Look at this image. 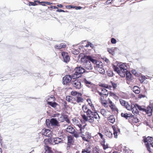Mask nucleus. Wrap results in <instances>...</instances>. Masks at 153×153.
I'll list each match as a JSON object with an SVG mask.
<instances>
[{"label":"nucleus","instance_id":"1","mask_svg":"<svg viewBox=\"0 0 153 153\" xmlns=\"http://www.w3.org/2000/svg\"><path fill=\"white\" fill-rule=\"evenodd\" d=\"M79 57L81 58V62L83 63V67L86 69L91 70L92 69V67L91 61L93 63L96 62V60L92 58L90 56H85L83 54H80L79 55Z\"/></svg>","mask_w":153,"mask_h":153},{"label":"nucleus","instance_id":"49","mask_svg":"<svg viewBox=\"0 0 153 153\" xmlns=\"http://www.w3.org/2000/svg\"><path fill=\"white\" fill-rule=\"evenodd\" d=\"M111 42L112 44H115L117 42L116 40L114 38H112L111 39Z\"/></svg>","mask_w":153,"mask_h":153},{"label":"nucleus","instance_id":"51","mask_svg":"<svg viewBox=\"0 0 153 153\" xmlns=\"http://www.w3.org/2000/svg\"><path fill=\"white\" fill-rule=\"evenodd\" d=\"M61 116V115L60 114H54V117H60V119H61V118H62V116H61V117L60 116ZM59 119H60L59 118Z\"/></svg>","mask_w":153,"mask_h":153},{"label":"nucleus","instance_id":"29","mask_svg":"<svg viewBox=\"0 0 153 153\" xmlns=\"http://www.w3.org/2000/svg\"><path fill=\"white\" fill-rule=\"evenodd\" d=\"M71 94L73 96H77V97L79 96H81L82 94L81 93H78L76 91H72L71 93Z\"/></svg>","mask_w":153,"mask_h":153},{"label":"nucleus","instance_id":"3","mask_svg":"<svg viewBox=\"0 0 153 153\" xmlns=\"http://www.w3.org/2000/svg\"><path fill=\"white\" fill-rule=\"evenodd\" d=\"M143 141L148 151L150 153L151 152L150 146L153 148V138L150 137H143Z\"/></svg>","mask_w":153,"mask_h":153},{"label":"nucleus","instance_id":"20","mask_svg":"<svg viewBox=\"0 0 153 153\" xmlns=\"http://www.w3.org/2000/svg\"><path fill=\"white\" fill-rule=\"evenodd\" d=\"M68 145L69 146L71 145L73 143V137L71 136H69L67 137Z\"/></svg>","mask_w":153,"mask_h":153},{"label":"nucleus","instance_id":"63","mask_svg":"<svg viewBox=\"0 0 153 153\" xmlns=\"http://www.w3.org/2000/svg\"><path fill=\"white\" fill-rule=\"evenodd\" d=\"M43 3H45L48 5H50V4H52V3H51L49 2H43Z\"/></svg>","mask_w":153,"mask_h":153},{"label":"nucleus","instance_id":"46","mask_svg":"<svg viewBox=\"0 0 153 153\" xmlns=\"http://www.w3.org/2000/svg\"><path fill=\"white\" fill-rule=\"evenodd\" d=\"M136 106L137 107V108L140 111H145L146 110V109L142 108L141 106L139 105L138 104H136Z\"/></svg>","mask_w":153,"mask_h":153},{"label":"nucleus","instance_id":"12","mask_svg":"<svg viewBox=\"0 0 153 153\" xmlns=\"http://www.w3.org/2000/svg\"><path fill=\"white\" fill-rule=\"evenodd\" d=\"M113 68L114 71L116 72H117L122 77H125L124 73H122V72H121V71L119 67L118 68L115 66V65H114Z\"/></svg>","mask_w":153,"mask_h":153},{"label":"nucleus","instance_id":"32","mask_svg":"<svg viewBox=\"0 0 153 153\" xmlns=\"http://www.w3.org/2000/svg\"><path fill=\"white\" fill-rule=\"evenodd\" d=\"M101 144L103 147V149L104 150H105L106 149L108 148V146L107 144L105 143V141H102L101 142Z\"/></svg>","mask_w":153,"mask_h":153},{"label":"nucleus","instance_id":"5","mask_svg":"<svg viewBox=\"0 0 153 153\" xmlns=\"http://www.w3.org/2000/svg\"><path fill=\"white\" fill-rule=\"evenodd\" d=\"M66 136L64 135L62 136V137H57L55 138H54V141L55 143V145L58 144L59 143H63V141L65 140V138Z\"/></svg>","mask_w":153,"mask_h":153},{"label":"nucleus","instance_id":"15","mask_svg":"<svg viewBox=\"0 0 153 153\" xmlns=\"http://www.w3.org/2000/svg\"><path fill=\"white\" fill-rule=\"evenodd\" d=\"M131 110L132 113L135 115L138 114V111L137 110V107L136 106V104L135 105L133 104Z\"/></svg>","mask_w":153,"mask_h":153},{"label":"nucleus","instance_id":"13","mask_svg":"<svg viewBox=\"0 0 153 153\" xmlns=\"http://www.w3.org/2000/svg\"><path fill=\"white\" fill-rule=\"evenodd\" d=\"M112 128L114 131L113 134L114 136V137L116 138H117V133L118 132H120V129L117 127L115 126H112Z\"/></svg>","mask_w":153,"mask_h":153},{"label":"nucleus","instance_id":"47","mask_svg":"<svg viewBox=\"0 0 153 153\" xmlns=\"http://www.w3.org/2000/svg\"><path fill=\"white\" fill-rule=\"evenodd\" d=\"M82 153H84L85 152L87 153H91V151L88 149H82Z\"/></svg>","mask_w":153,"mask_h":153},{"label":"nucleus","instance_id":"61","mask_svg":"<svg viewBox=\"0 0 153 153\" xmlns=\"http://www.w3.org/2000/svg\"><path fill=\"white\" fill-rule=\"evenodd\" d=\"M52 9H57L58 8V7H56L54 6H51L50 7Z\"/></svg>","mask_w":153,"mask_h":153},{"label":"nucleus","instance_id":"59","mask_svg":"<svg viewBox=\"0 0 153 153\" xmlns=\"http://www.w3.org/2000/svg\"><path fill=\"white\" fill-rule=\"evenodd\" d=\"M98 134L100 137V138L101 139H102L103 138V135L101 133H98Z\"/></svg>","mask_w":153,"mask_h":153},{"label":"nucleus","instance_id":"60","mask_svg":"<svg viewBox=\"0 0 153 153\" xmlns=\"http://www.w3.org/2000/svg\"><path fill=\"white\" fill-rule=\"evenodd\" d=\"M30 5L32 6H35L37 5V4L35 2H30Z\"/></svg>","mask_w":153,"mask_h":153},{"label":"nucleus","instance_id":"26","mask_svg":"<svg viewBox=\"0 0 153 153\" xmlns=\"http://www.w3.org/2000/svg\"><path fill=\"white\" fill-rule=\"evenodd\" d=\"M105 136L107 137L111 138L113 137L112 133L110 131L107 130L105 132Z\"/></svg>","mask_w":153,"mask_h":153},{"label":"nucleus","instance_id":"18","mask_svg":"<svg viewBox=\"0 0 153 153\" xmlns=\"http://www.w3.org/2000/svg\"><path fill=\"white\" fill-rule=\"evenodd\" d=\"M45 149V153H53V152L51 150V148L49 147L48 146L46 145L44 146Z\"/></svg>","mask_w":153,"mask_h":153},{"label":"nucleus","instance_id":"24","mask_svg":"<svg viewBox=\"0 0 153 153\" xmlns=\"http://www.w3.org/2000/svg\"><path fill=\"white\" fill-rule=\"evenodd\" d=\"M133 91L136 94H139L140 92V88L138 86H136L133 87Z\"/></svg>","mask_w":153,"mask_h":153},{"label":"nucleus","instance_id":"62","mask_svg":"<svg viewBox=\"0 0 153 153\" xmlns=\"http://www.w3.org/2000/svg\"><path fill=\"white\" fill-rule=\"evenodd\" d=\"M57 11L59 12H65V11L61 9H58L57 10Z\"/></svg>","mask_w":153,"mask_h":153},{"label":"nucleus","instance_id":"16","mask_svg":"<svg viewBox=\"0 0 153 153\" xmlns=\"http://www.w3.org/2000/svg\"><path fill=\"white\" fill-rule=\"evenodd\" d=\"M51 125L58 126L59 122L55 118H52L51 120Z\"/></svg>","mask_w":153,"mask_h":153},{"label":"nucleus","instance_id":"31","mask_svg":"<svg viewBox=\"0 0 153 153\" xmlns=\"http://www.w3.org/2000/svg\"><path fill=\"white\" fill-rule=\"evenodd\" d=\"M121 115L122 117L126 118V119H127L128 117H130L131 116V115L130 114H128L127 113H123L121 114Z\"/></svg>","mask_w":153,"mask_h":153},{"label":"nucleus","instance_id":"52","mask_svg":"<svg viewBox=\"0 0 153 153\" xmlns=\"http://www.w3.org/2000/svg\"><path fill=\"white\" fill-rule=\"evenodd\" d=\"M112 85L114 88H115L117 87V84L111 82Z\"/></svg>","mask_w":153,"mask_h":153},{"label":"nucleus","instance_id":"57","mask_svg":"<svg viewBox=\"0 0 153 153\" xmlns=\"http://www.w3.org/2000/svg\"><path fill=\"white\" fill-rule=\"evenodd\" d=\"M108 74L109 76H113V73L111 72L110 73H108Z\"/></svg>","mask_w":153,"mask_h":153},{"label":"nucleus","instance_id":"54","mask_svg":"<svg viewBox=\"0 0 153 153\" xmlns=\"http://www.w3.org/2000/svg\"><path fill=\"white\" fill-rule=\"evenodd\" d=\"M63 104L64 106V107L65 108H67L68 107V105H67V103L65 101L63 103Z\"/></svg>","mask_w":153,"mask_h":153},{"label":"nucleus","instance_id":"55","mask_svg":"<svg viewBox=\"0 0 153 153\" xmlns=\"http://www.w3.org/2000/svg\"><path fill=\"white\" fill-rule=\"evenodd\" d=\"M66 7L67 8L68 7L69 8H74L76 7H74V6H72V5H69V6H66Z\"/></svg>","mask_w":153,"mask_h":153},{"label":"nucleus","instance_id":"34","mask_svg":"<svg viewBox=\"0 0 153 153\" xmlns=\"http://www.w3.org/2000/svg\"><path fill=\"white\" fill-rule=\"evenodd\" d=\"M71 134L73 135V136L74 137H75L76 138H77L79 137V133L77 131L75 130Z\"/></svg>","mask_w":153,"mask_h":153},{"label":"nucleus","instance_id":"36","mask_svg":"<svg viewBox=\"0 0 153 153\" xmlns=\"http://www.w3.org/2000/svg\"><path fill=\"white\" fill-rule=\"evenodd\" d=\"M48 104L53 108H55L58 104L55 102H48Z\"/></svg>","mask_w":153,"mask_h":153},{"label":"nucleus","instance_id":"42","mask_svg":"<svg viewBox=\"0 0 153 153\" xmlns=\"http://www.w3.org/2000/svg\"><path fill=\"white\" fill-rule=\"evenodd\" d=\"M53 141H54V138L53 139L50 138L48 139V142L49 143L53 145H55V142Z\"/></svg>","mask_w":153,"mask_h":153},{"label":"nucleus","instance_id":"21","mask_svg":"<svg viewBox=\"0 0 153 153\" xmlns=\"http://www.w3.org/2000/svg\"><path fill=\"white\" fill-rule=\"evenodd\" d=\"M66 46V44L65 43H61L59 45H56L55 48L57 49H60L65 48Z\"/></svg>","mask_w":153,"mask_h":153},{"label":"nucleus","instance_id":"56","mask_svg":"<svg viewBox=\"0 0 153 153\" xmlns=\"http://www.w3.org/2000/svg\"><path fill=\"white\" fill-rule=\"evenodd\" d=\"M88 44L89 46H90L91 47L93 48L94 47V45L92 43L88 42Z\"/></svg>","mask_w":153,"mask_h":153},{"label":"nucleus","instance_id":"28","mask_svg":"<svg viewBox=\"0 0 153 153\" xmlns=\"http://www.w3.org/2000/svg\"><path fill=\"white\" fill-rule=\"evenodd\" d=\"M99 73L103 74L105 73V70L103 67L97 68L96 69Z\"/></svg>","mask_w":153,"mask_h":153},{"label":"nucleus","instance_id":"27","mask_svg":"<svg viewBox=\"0 0 153 153\" xmlns=\"http://www.w3.org/2000/svg\"><path fill=\"white\" fill-rule=\"evenodd\" d=\"M100 149L98 146L94 148L92 151V153H100Z\"/></svg>","mask_w":153,"mask_h":153},{"label":"nucleus","instance_id":"30","mask_svg":"<svg viewBox=\"0 0 153 153\" xmlns=\"http://www.w3.org/2000/svg\"><path fill=\"white\" fill-rule=\"evenodd\" d=\"M100 113L104 117H106L107 116V112L106 111V110L104 109H102L100 110Z\"/></svg>","mask_w":153,"mask_h":153},{"label":"nucleus","instance_id":"33","mask_svg":"<svg viewBox=\"0 0 153 153\" xmlns=\"http://www.w3.org/2000/svg\"><path fill=\"white\" fill-rule=\"evenodd\" d=\"M109 94L110 96L113 97L115 100H117L119 98L114 93L110 92Z\"/></svg>","mask_w":153,"mask_h":153},{"label":"nucleus","instance_id":"6","mask_svg":"<svg viewBox=\"0 0 153 153\" xmlns=\"http://www.w3.org/2000/svg\"><path fill=\"white\" fill-rule=\"evenodd\" d=\"M72 79V77L70 75H68L64 76L63 78V84H67L70 82Z\"/></svg>","mask_w":153,"mask_h":153},{"label":"nucleus","instance_id":"50","mask_svg":"<svg viewBox=\"0 0 153 153\" xmlns=\"http://www.w3.org/2000/svg\"><path fill=\"white\" fill-rule=\"evenodd\" d=\"M66 100L67 101L70 102L71 100V97L70 96H67L66 97Z\"/></svg>","mask_w":153,"mask_h":153},{"label":"nucleus","instance_id":"23","mask_svg":"<svg viewBox=\"0 0 153 153\" xmlns=\"http://www.w3.org/2000/svg\"><path fill=\"white\" fill-rule=\"evenodd\" d=\"M117 49L116 48H108L107 49V51L109 53L114 55V54L115 51Z\"/></svg>","mask_w":153,"mask_h":153},{"label":"nucleus","instance_id":"7","mask_svg":"<svg viewBox=\"0 0 153 153\" xmlns=\"http://www.w3.org/2000/svg\"><path fill=\"white\" fill-rule=\"evenodd\" d=\"M62 56L63 57V61L67 63L69 62L70 60V58L67 53L64 52H62Z\"/></svg>","mask_w":153,"mask_h":153},{"label":"nucleus","instance_id":"41","mask_svg":"<svg viewBox=\"0 0 153 153\" xmlns=\"http://www.w3.org/2000/svg\"><path fill=\"white\" fill-rule=\"evenodd\" d=\"M53 141H54V138L53 139L50 138L48 139V142L49 143L53 145H55V142Z\"/></svg>","mask_w":153,"mask_h":153},{"label":"nucleus","instance_id":"58","mask_svg":"<svg viewBox=\"0 0 153 153\" xmlns=\"http://www.w3.org/2000/svg\"><path fill=\"white\" fill-rule=\"evenodd\" d=\"M112 1L113 0H108L106 1V3L107 4H108L111 3Z\"/></svg>","mask_w":153,"mask_h":153},{"label":"nucleus","instance_id":"19","mask_svg":"<svg viewBox=\"0 0 153 153\" xmlns=\"http://www.w3.org/2000/svg\"><path fill=\"white\" fill-rule=\"evenodd\" d=\"M74 129L71 126H68L66 129L67 132H68L71 134H72L74 131Z\"/></svg>","mask_w":153,"mask_h":153},{"label":"nucleus","instance_id":"53","mask_svg":"<svg viewBox=\"0 0 153 153\" xmlns=\"http://www.w3.org/2000/svg\"><path fill=\"white\" fill-rule=\"evenodd\" d=\"M62 130H59V132L58 133V135L60 137H61L62 135Z\"/></svg>","mask_w":153,"mask_h":153},{"label":"nucleus","instance_id":"48","mask_svg":"<svg viewBox=\"0 0 153 153\" xmlns=\"http://www.w3.org/2000/svg\"><path fill=\"white\" fill-rule=\"evenodd\" d=\"M46 123L48 127H49L51 125V120L48 119L46 121Z\"/></svg>","mask_w":153,"mask_h":153},{"label":"nucleus","instance_id":"2","mask_svg":"<svg viewBox=\"0 0 153 153\" xmlns=\"http://www.w3.org/2000/svg\"><path fill=\"white\" fill-rule=\"evenodd\" d=\"M87 116L85 114L82 115L84 120L85 121H88L91 123H93L94 121V118L97 119L98 117L100 119V117L96 112H92L91 110L88 109V111L86 112Z\"/></svg>","mask_w":153,"mask_h":153},{"label":"nucleus","instance_id":"43","mask_svg":"<svg viewBox=\"0 0 153 153\" xmlns=\"http://www.w3.org/2000/svg\"><path fill=\"white\" fill-rule=\"evenodd\" d=\"M53 141H54V138L53 139L50 138L48 139V142L49 143L53 145H55V142Z\"/></svg>","mask_w":153,"mask_h":153},{"label":"nucleus","instance_id":"39","mask_svg":"<svg viewBox=\"0 0 153 153\" xmlns=\"http://www.w3.org/2000/svg\"><path fill=\"white\" fill-rule=\"evenodd\" d=\"M81 96H79L77 97L76 102L78 103L82 102L83 101V99L82 98L80 97Z\"/></svg>","mask_w":153,"mask_h":153},{"label":"nucleus","instance_id":"17","mask_svg":"<svg viewBox=\"0 0 153 153\" xmlns=\"http://www.w3.org/2000/svg\"><path fill=\"white\" fill-rule=\"evenodd\" d=\"M126 74H125V75L126 76V78L127 80L129 81H131L132 80V74H131L130 72H128L127 71V72H125Z\"/></svg>","mask_w":153,"mask_h":153},{"label":"nucleus","instance_id":"44","mask_svg":"<svg viewBox=\"0 0 153 153\" xmlns=\"http://www.w3.org/2000/svg\"><path fill=\"white\" fill-rule=\"evenodd\" d=\"M120 101L121 104L123 106H125L126 105V104L127 102L124 101L123 99H120Z\"/></svg>","mask_w":153,"mask_h":153},{"label":"nucleus","instance_id":"35","mask_svg":"<svg viewBox=\"0 0 153 153\" xmlns=\"http://www.w3.org/2000/svg\"><path fill=\"white\" fill-rule=\"evenodd\" d=\"M132 106L133 104L130 105L128 102H127L125 106L128 110H131L132 107Z\"/></svg>","mask_w":153,"mask_h":153},{"label":"nucleus","instance_id":"4","mask_svg":"<svg viewBox=\"0 0 153 153\" xmlns=\"http://www.w3.org/2000/svg\"><path fill=\"white\" fill-rule=\"evenodd\" d=\"M85 71L84 69L81 67L76 68L75 69V72L72 75V78L75 79L81 77L82 74L85 72Z\"/></svg>","mask_w":153,"mask_h":153},{"label":"nucleus","instance_id":"25","mask_svg":"<svg viewBox=\"0 0 153 153\" xmlns=\"http://www.w3.org/2000/svg\"><path fill=\"white\" fill-rule=\"evenodd\" d=\"M96 63V65L95 66V69H97V68H100V67H103L102 63L101 62H95Z\"/></svg>","mask_w":153,"mask_h":153},{"label":"nucleus","instance_id":"64","mask_svg":"<svg viewBox=\"0 0 153 153\" xmlns=\"http://www.w3.org/2000/svg\"><path fill=\"white\" fill-rule=\"evenodd\" d=\"M82 8V7H80V6H79V7H76V10H80V9H81Z\"/></svg>","mask_w":153,"mask_h":153},{"label":"nucleus","instance_id":"40","mask_svg":"<svg viewBox=\"0 0 153 153\" xmlns=\"http://www.w3.org/2000/svg\"><path fill=\"white\" fill-rule=\"evenodd\" d=\"M84 81L87 86L88 87H90L89 85H91L92 84V83L91 82L88 81L86 79H84Z\"/></svg>","mask_w":153,"mask_h":153},{"label":"nucleus","instance_id":"9","mask_svg":"<svg viewBox=\"0 0 153 153\" xmlns=\"http://www.w3.org/2000/svg\"><path fill=\"white\" fill-rule=\"evenodd\" d=\"M72 85L74 87L77 89H80L81 87V82L77 80L74 81L72 83Z\"/></svg>","mask_w":153,"mask_h":153},{"label":"nucleus","instance_id":"11","mask_svg":"<svg viewBox=\"0 0 153 153\" xmlns=\"http://www.w3.org/2000/svg\"><path fill=\"white\" fill-rule=\"evenodd\" d=\"M109 104H110L109 106L111 109L112 111H118V109L116 107L114 104L112 102V101L110 99L108 100Z\"/></svg>","mask_w":153,"mask_h":153},{"label":"nucleus","instance_id":"10","mask_svg":"<svg viewBox=\"0 0 153 153\" xmlns=\"http://www.w3.org/2000/svg\"><path fill=\"white\" fill-rule=\"evenodd\" d=\"M42 134L48 137H51L52 136L51 131L48 129H45L44 130H43Z\"/></svg>","mask_w":153,"mask_h":153},{"label":"nucleus","instance_id":"14","mask_svg":"<svg viewBox=\"0 0 153 153\" xmlns=\"http://www.w3.org/2000/svg\"><path fill=\"white\" fill-rule=\"evenodd\" d=\"M152 106H149L146 109L145 111L149 116H150L152 115V113H153Z\"/></svg>","mask_w":153,"mask_h":153},{"label":"nucleus","instance_id":"45","mask_svg":"<svg viewBox=\"0 0 153 153\" xmlns=\"http://www.w3.org/2000/svg\"><path fill=\"white\" fill-rule=\"evenodd\" d=\"M82 108L84 112L86 113V112L88 111V108L85 105H83L82 106Z\"/></svg>","mask_w":153,"mask_h":153},{"label":"nucleus","instance_id":"22","mask_svg":"<svg viewBox=\"0 0 153 153\" xmlns=\"http://www.w3.org/2000/svg\"><path fill=\"white\" fill-rule=\"evenodd\" d=\"M77 125L79 127V131H80L79 133L80 134H82V133L84 132V129L86 125H85L83 126H82V125L80 124H79Z\"/></svg>","mask_w":153,"mask_h":153},{"label":"nucleus","instance_id":"37","mask_svg":"<svg viewBox=\"0 0 153 153\" xmlns=\"http://www.w3.org/2000/svg\"><path fill=\"white\" fill-rule=\"evenodd\" d=\"M108 120L110 123H113L115 121V119L113 116H111L109 118Z\"/></svg>","mask_w":153,"mask_h":153},{"label":"nucleus","instance_id":"38","mask_svg":"<svg viewBox=\"0 0 153 153\" xmlns=\"http://www.w3.org/2000/svg\"><path fill=\"white\" fill-rule=\"evenodd\" d=\"M102 92L103 95L107 96L108 94V91L105 88L102 89Z\"/></svg>","mask_w":153,"mask_h":153},{"label":"nucleus","instance_id":"8","mask_svg":"<svg viewBox=\"0 0 153 153\" xmlns=\"http://www.w3.org/2000/svg\"><path fill=\"white\" fill-rule=\"evenodd\" d=\"M119 67L122 73H124L125 74H126L125 72H127V67L125 63H121L119 64Z\"/></svg>","mask_w":153,"mask_h":153}]
</instances>
